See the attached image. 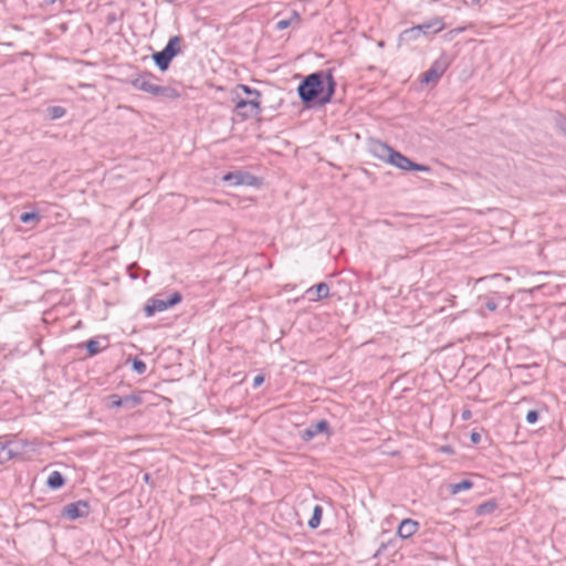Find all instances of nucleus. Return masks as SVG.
I'll list each match as a JSON object with an SVG mask.
<instances>
[{"label":"nucleus","instance_id":"2","mask_svg":"<svg viewBox=\"0 0 566 566\" xmlns=\"http://www.w3.org/2000/svg\"><path fill=\"white\" fill-rule=\"evenodd\" d=\"M156 78L150 72H144L132 78L129 82L135 90L143 91L153 96L164 97L168 99H177L180 94L171 86H161L151 82Z\"/></svg>","mask_w":566,"mask_h":566},{"label":"nucleus","instance_id":"7","mask_svg":"<svg viewBox=\"0 0 566 566\" xmlns=\"http://www.w3.org/2000/svg\"><path fill=\"white\" fill-rule=\"evenodd\" d=\"M319 433H325L327 437H331L334 433L326 419H321L317 422L311 423L306 429L300 432V437L303 441L308 442Z\"/></svg>","mask_w":566,"mask_h":566},{"label":"nucleus","instance_id":"39","mask_svg":"<svg viewBox=\"0 0 566 566\" xmlns=\"http://www.w3.org/2000/svg\"><path fill=\"white\" fill-rule=\"evenodd\" d=\"M380 223L386 224V226H391L389 220H382V221H380Z\"/></svg>","mask_w":566,"mask_h":566},{"label":"nucleus","instance_id":"20","mask_svg":"<svg viewBox=\"0 0 566 566\" xmlns=\"http://www.w3.org/2000/svg\"><path fill=\"white\" fill-rule=\"evenodd\" d=\"M323 515V509L321 505H315L311 518L308 520V527L315 530L319 526Z\"/></svg>","mask_w":566,"mask_h":566},{"label":"nucleus","instance_id":"11","mask_svg":"<svg viewBox=\"0 0 566 566\" xmlns=\"http://www.w3.org/2000/svg\"><path fill=\"white\" fill-rule=\"evenodd\" d=\"M369 150L375 157L388 163L395 149L380 140H370Z\"/></svg>","mask_w":566,"mask_h":566},{"label":"nucleus","instance_id":"10","mask_svg":"<svg viewBox=\"0 0 566 566\" xmlns=\"http://www.w3.org/2000/svg\"><path fill=\"white\" fill-rule=\"evenodd\" d=\"M417 28L420 29L422 35H430L441 32L446 28V24L442 18L436 17L418 24Z\"/></svg>","mask_w":566,"mask_h":566},{"label":"nucleus","instance_id":"31","mask_svg":"<svg viewBox=\"0 0 566 566\" xmlns=\"http://www.w3.org/2000/svg\"><path fill=\"white\" fill-rule=\"evenodd\" d=\"M410 170L429 172L431 169L429 166L417 164V163L412 161Z\"/></svg>","mask_w":566,"mask_h":566},{"label":"nucleus","instance_id":"17","mask_svg":"<svg viewBox=\"0 0 566 566\" xmlns=\"http://www.w3.org/2000/svg\"><path fill=\"white\" fill-rule=\"evenodd\" d=\"M497 509V502L494 499L488 500L479 504L475 509L478 515H488L493 513Z\"/></svg>","mask_w":566,"mask_h":566},{"label":"nucleus","instance_id":"28","mask_svg":"<svg viewBox=\"0 0 566 566\" xmlns=\"http://www.w3.org/2000/svg\"><path fill=\"white\" fill-rule=\"evenodd\" d=\"M108 400V407L109 408H120L122 407V397L118 395H109L107 397Z\"/></svg>","mask_w":566,"mask_h":566},{"label":"nucleus","instance_id":"29","mask_svg":"<svg viewBox=\"0 0 566 566\" xmlns=\"http://www.w3.org/2000/svg\"><path fill=\"white\" fill-rule=\"evenodd\" d=\"M538 418H539V413L537 410H530L527 413H526V421L527 423L530 424H534L538 421Z\"/></svg>","mask_w":566,"mask_h":566},{"label":"nucleus","instance_id":"42","mask_svg":"<svg viewBox=\"0 0 566 566\" xmlns=\"http://www.w3.org/2000/svg\"><path fill=\"white\" fill-rule=\"evenodd\" d=\"M56 0H51V2H55Z\"/></svg>","mask_w":566,"mask_h":566},{"label":"nucleus","instance_id":"35","mask_svg":"<svg viewBox=\"0 0 566 566\" xmlns=\"http://www.w3.org/2000/svg\"><path fill=\"white\" fill-rule=\"evenodd\" d=\"M387 546H388V544L381 543L379 548L374 554V557H379L386 551Z\"/></svg>","mask_w":566,"mask_h":566},{"label":"nucleus","instance_id":"5","mask_svg":"<svg viewBox=\"0 0 566 566\" xmlns=\"http://www.w3.org/2000/svg\"><path fill=\"white\" fill-rule=\"evenodd\" d=\"M262 112L261 101H256V98L250 99H239L234 106V113L241 120L249 119L251 117H255L260 115Z\"/></svg>","mask_w":566,"mask_h":566},{"label":"nucleus","instance_id":"26","mask_svg":"<svg viewBox=\"0 0 566 566\" xmlns=\"http://www.w3.org/2000/svg\"><path fill=\"white\" fill-rule=\"evenodd\" d=\"M132 368L138 375H143L146 371L147 366H146V364L142 359L134 358L133 364H132Z\"/></svg>","mask_w":566,"mask_h":566},{"label":"nucleus","instance_id":"6","mask_svg":"<svg viewBox=\"0 0 566 566\" xmlns=\"http://www.w3.org/2000/svg\"><path fill=\"white\" fill-rule=\"evenodd\" d=\"M91 513V505L87 501L78 500L63 506L61 516L70 521L87 517Z\"/></svg>","mask_w":566,"mask_h":566},{"label":"nucleus","instance_id":"37","mask_svg":"<svg viewBox=\"0 0 566 566\" xmlns=\"http://www.w3.org/2000/svg\"><path fill=\"white\" fill-rule=\"evenodd\" d=\"M470 417H471V412L469 410L463 411V413H462L463 419H469Z\"/></svg>","mask_w":566,"mask_h":566},{"label":"nucleus","instance_id":"22","mask_svg":"<svg viewBox=\"0 0 566 566\" xmlns=\"http://www.w3.org/2000/svg\"><path fill=\"white\" fill-rule=\"evenodd\" d=\"M46 114L50 119H59L66 114V109L62 106H50L46 108Z\"/></svg>","mask_w":566,"mask_h":566},{"label":"nucleus","instance_id":"8","mask_svg":"<svg viewBox=\"0 0 566 566\" xmlns=\"http://www.w3.org/2000/svg\"><path fill=\"white\" fill-rule=\"evenodd\" d=\"M222 180L230 186H256L259 184L258 177L242 170L228 172Z\"/></svg>","mask_w":566,"mask_h":566},{"label":"nucleus","instance_id":"32","mask_svg":"<svg viewBox=\"0 0 566 566\" xmlns=\"http://www.w3.org/2000/svg\"><path fill=\"white\" fill-rule=\"evenodd\" d=\"M292 24V19H283L276 22V30H284Z\"/></svg>","mask_w":566,"mask_h":566},{"label":"nucleus","instance_id":"38","mask_svg":"<svg viewBox=\"0 0 566 566\" xmlns=\"http://www.w3.org/2000/svg\"><path fill=\"white\" fill-rule=\"evenodd\" d=\"M442 451H443V452H447V453H452V452H453L452 448H451V447H449V446H447V447H442Z\"/></svg>","mask_w":566,"mask_h":566},{"label":"nucleus","instance_id":"12","mask_svg":"<svg viewBox=\"0 0 566 566\" xmlns=\"http://www.w3.org/2000/svg\"><path fill=\"white\" fill-rule=\"evenodd\" d=\"M418 522L411 518H406L399 524L397 533L401 538H409L418 531Z\"/></svg>","mask_w":566,"mask_h":566},{"label":"nucleus","instance_id":"15","mask_svg":"<svg viewBox=\"0 0 566 566\" xmlns=\"http://www.w3.org/2000/svg\"><path fill=\"white\" fill-rule=\"evenodd\" d=\"M12 442H0V464H3L19 454L11 448Z\"/></svg>","mask_w":566,"mask_h":566},{"label":"nucleus","instance_id":"1","mask_svg":"<svg viewBox=\"0 0 566 566\" xmlns=\"http://www.w3.org/2000/svg\"><path fill=\"white\" fill-rule=\"evenodd\" d=\"M336 81L333 71H318L305 76L297 86V94L306 107L315 103L325 105L329 103L335 94Z\"/></svg>","mask_w":566,"mask_h":566},{"label":"nucleus","instance_id":"13","mask_svg":"<svg viewBox=\"0 0 566 566\" xmlns=\"http://www.w3.org/2000/svg\"><path fill=\"white\" fill-rule=\"evenodd\" d=\"M388 164L401 170H410L412 161L401 153L394 150L391 151Z\"/></svg>","mask_w":566,"mask_h":566},{"label":"nucleus","instance_id":"30","mask_svg":"<svg viewBox=\"0 0 566 566\" xmlns=\"http://www.w3.org/2000/svg\"><path fill=\"white\" fill-rule=\"evenodd\" d=\"M484 307L489 312H494L497 308V303L493 298H485Z\"/></svg>","mask_w":566,"mask_h":566},{"label":"nucleus","instance_id":"41","mask_svg":"<svg viewBox=\"0 0 566 566\" xmlns=\"http://www.w3.org/2000/svg\"><path fill=\"white\" fill-rule=\"evenodd\" d=\"M144 480H145L146 482H148V481H149V474H145Z\"/></svg>","mask_w":566,"mask_h":566},{"label":"nucleus","instance_id":"40","mask_svg":"<svg viewBox=\"0 0 566 566\" xmlns=\"http://www.w3.org/2000/svg\"><path fill=\"white\" fill-rule=\"evenodd\" d=\"M472 3H474V4H480V3H481V0H472Z\"/></svg>","mask_w":566,"mask_h":566},{"label":"nucleus","instance_id":"4","mask_svg":"<svg viewBox=\"0 0 566 566\" xmlns=\"http://www.w3.org/2000/svg\"><path fill=\"white\" fill-rule=\"evenodd\" d=\"M181 300H182V295L180 292H174L166 298H159V297L150 298L144 308L145 314H146V316L150 317L157 312H163L167 308H170V307L177 305L178 303L181 302Z\"/></svg>","mask_w":566,"mask_h":566},{"label":"nucleus","instance_id":"34","mask_svg":"<svg viewBox=\"0 0 566 566\" xmlns=\"http://www.w3.org/2000/svg\"><path fill=\"white\" fill-rule=\"evenodd\" d=\"M470 439H471L472 443L476 444L481 441V434L476 431H472L470 434Z\"/></svg>","mask_w":566,"mask_h":566},{"label":"nucleus","instance_id":"18","mask_svg":"<svg viewBox=\"0 0 566 566\" xmlns=\"http://www.w3.org/2000/svg\"><path fill=\"white\" fill-rule=\"evenodd\" d=\"M421 35L420 29L417 25L406 29L401 32L399 40L403 42H411Z\"/></svg>","mask_w":566,"mask_h":566},{"label":"nucleus","instance_id":"33","mask_svg":"<svg viewBox=\"0 0 566 566\" xmlns=\"http://www.w3.org/2000/svg\"><path fill=\"white\" fill-rule=\"evenodd\" d=\"M264 382V376L263 375H256L253 379V388L260 387Z\"/></svg>","mask_w":566,"mask_h":566},{"label":"nucleus","instance_id":"36","mask_svg":"<svg viewBox=\"0 0 566 566\" xmlns=\"http://www.w3.org/2000/svg\"><path fill=\"white\" fill-rule=\"evenodd\" d=\"M290 19H292V21L293 20L300 21V14L296 11H293L292 17Z\"/></svg>","mask_w":566,"mask_h":566},{"label":"nucleus","instance_id":"27","mask_svg":"<svg viewBox=\"0 0 566 566\" xmlns=\"http://www.w3.org/2000/svg\"><path fill=\"white\" fill-rule=\"evenodd\" d=\"M555 124L558 129L566 136V116L560 113H557L555 116Z\"/></svg>","mask_w":566,"mask_h":566},{"label":"nucleus","instance_id":"3","mask_svg":"<svg viewBox=\"0 0 566 566\" xmlns=\"http://www.w3.org/2000/svg\"><path fill=\"white\" fill-rule=\"evenodd\" d=\"M182 38L180 35L171 36L166 46L155 52L151 57L159 71L165 72L169 69L171 61L181 53Z\"/></svg>","mask_w":566,"mask_h":566},{"label":"nucleus","instance_id":"25","mask_svg":"<svg viewBox=\"0 0 566 566\" xmlns=\"http://www.w3.org/2000/svg\"><path fill=\"white\" fill-rule=\"evenodd\" d=\"M39 220H40V216L36 212H23L20 216V221L22 223H30L32 221H39Z\"/></svg>","mask_w":566,"mask_h":566},{"label":"nucleus","instance_id":"16","mask_svg":"<svg viewBox=\"0 0 566 566\" xmlns=\"http://www.w3.org/2000/svg\"><path fill=\"white\" fill-rule=\"evenodd\" d=\"M65 484V479L59 471H52L46 480V485L51 490H59Z\"/></svg>","mask_w":566,"mask_h":566},{"label":"nucleus","instance_id":"19","mask_svg":"<svg viewBox=\"0 0 566 566\" xmlns=\"http://www.w3.org/2000/svg\"><path fill=\"white\" fill-rule=\"evenodd\" d=\"M143 402V399L139 395H127L122 397V408L133 409L139 406Z\"/></svg>","mask_w":566,"mask_h":566},{"label":"nucleus","instance_id":"23","mask_svg":"<svg viewBox=\"0 0 566 566\" xmlns=\"http://www.w3.org/2000/svg\"><path fill=\"white\" fill-rule=\"evenodd\" d=\"M84 346L90 357L97 355L102 350L99 343L95 338L88 339Z\"/></svg>","mask_w":566,"mask_h":566},{"label":"nucleus","instance_id":"21","mask_svg":"<svg viewBox=\"0 0 566 566\" xmlns=\"http://www.w3.org/2000/svg\"><path fill=\"white\" fill-rule=\"evenodd\" d=\"M473 486V482L471 480L464 479L458 483L450 484V490L452 494L460 493L465 490H470Z\"/></svg>","mask_w":566,"mask_h":566},{"label":"nucleus","instance_id":"9","mask_svg":"<svg viewBox=\"0 0 566 566\" xmlns=\"http://www.w3.org/2000/svg\"><path fill=\"white\" fill-rule=\"evenodd\" d=\"M448 69V62L446 59H439L433 62L428 71L422 74L421 81L426 84L437 81L440 78Z\"/></svg>","mask_w":566,"mask_h":566},{"label":"nucleus","instance_id":"24","mask_svg":"<svg viewBox=\"0 0 566 566\" xmlns=\"http://www.w3.org/2000/svg\"><path fill=\"white\" fill-rule=\"evenodd\" d=\"M238 90H241L243 93H245L249 96H252V98H256V101H261V93L260 91L252 88L245 84H239L237 86Z\"/></svg>","mask_w":566,"mask_h":566},{"label":"nucleus","instance_id":"14","mask_svg":"<svg viewBox=\"0 0 566 566\" xmlns=\"http://www.w3.org/2000/svg\"><path fill=\"white\" fill-rule=\"evenodd\" d=\"M313 292H315L316 297L312 298V301H319L328 297L329 295V286L325 282H321L312 287H310L306 291L307 295H311Z\"/></svg>","mask_w":566,"mask_h":566}]
</instances>
